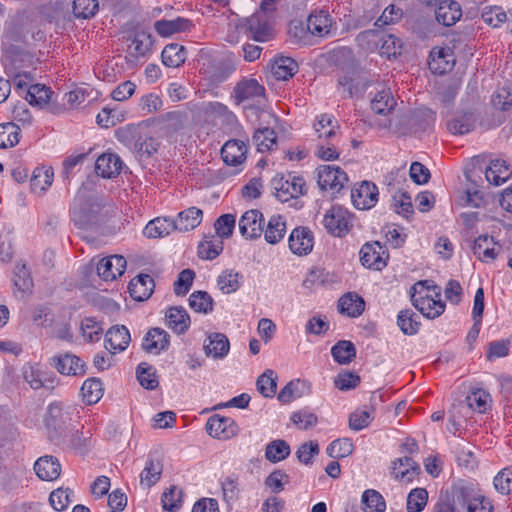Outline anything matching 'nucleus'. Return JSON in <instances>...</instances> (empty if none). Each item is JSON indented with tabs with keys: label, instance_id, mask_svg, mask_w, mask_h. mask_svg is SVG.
<instances>
[{
	"label": "nucleus",
	"instance_id": "50",
	"mask_svg": "<svg viewBox=\"0 0 512 512\" xmlns=\"http://www.w3.org/2000/svg\"><path fill=\"white\" fill-rule=\"evenodd\" d=\"M452 55L449 53V50L445 49H433L430 53L431 61L429 62V67L434 72H438L440 74L445 73L448 69L451 68L450 61L446 58L451 57Z\"/></svg>",
	"mask_w": 512,
	"mask_h": 512
},
{
	"label": "nucleus",
	"instance_id": "6",
	"mask_svg": "<svg viewBox=\"0 0 512 512\" xmlns=\"http://www.w3.org/2000/svg\"><path fill=\"white\" fill-rule=\"evenodd\" d=\"M318 185L320 189L340 191L348 181L347 174L338 166L321 165L317 169Z\"/></svg>",
	"mask_w": 512,
	"mask_h": 512
},
{
	"label": "nucleus",
	"instance_id": "4",
	"mask_svg": "<svg viewBox=\"0 0 512 512\" xmlns=\"http://www.w3.org/2000/svg\"><path fill=\"white\" fill-rule=\"evenodd\" d=\"M323 224L331 235L342 237L352 227V217L347 209L333 206L324 215Z\"/></svg>",
	"mask_w": 512,
	"mask_h": 512
},
{
	"label": "nucleus",
	"instance_id": "53",
	"mask_svg": "<svg viewBox=\"0 0 512 512\" xmlns=\"http://www.w3.org/2000/svg\"><path fill=\"white\" fill-rule=\"evenodd\" d=\"M136 373L137 379L142 387L153 390L158 386L155 370L147 363L139 364Z\"/></svg>",
	"mask_w": 512,
	"mask_h": 512
},
{
	"label": "nucleus",
	"instance_id": "24",
	"mask_svg": "<svg viewBox=\"0 0 512 512\" xmlns=\"http://www.w3.org/2000/svg\"><path fill=\"white\" fill-rule=\"evenodd\" d=\"M105 341L106 348L113 353L123 351L131 341L129 330L124 325L113 326L107 331Z\"/></svg>",
	"mask_w": 512,
	"mask_h": 512
},
{
	"label": "nucleus",
	"instance_id": "46",
	"mask_svg": "<svg viewBox=\"0 0 512 512\" xmlns=\"http://www.w3.org/2000/svg\"><path fill=\"white\" fill-rule=\"evenodd\" d=\"M53 170L51 168L38 167L34 170L30 179L31 188L36 191H44L51 186L53 181Z\"/></svg>",
	"mask_w": 512,
	"mask_h": 512
},
{
	"label": "nucleus",
	"instance_id": "16",
	"mask_svg": "<svg viewBox=\"0 0 512 512\" xmlns=\"http://www.w3.org/2000/svg\"><path fill=\"white\" fill-rule=\"evenodd\" d=\"M163 472L162 458L157 452L150 453L146 465L140 474L141 485L150 488L154 486L161 478Z\"/></svg>",
	"mask_w": 512,
	"mask_h": 512
},
{
	"label": "nucleus",
	"instance_id": "37",
	"mask_svg": "<svg viewBox=\"0 0 512 512\" xmlns=\"http://www.w3.org/2000/svg\"><path fill=\"white\" fill-rule=\"evenodd\" d=\"M298 70L297 62L290 57H279L272 64V73L278 80H287Z\"/></svg>",
	"mask_w": 512,
	"mask_h": 512
},
{
	"label": "nucleus",
	"instance_id": "61",
	"mask_svg": "<svg viewBox=\"0 0 512 512\" xmlns=\"http://www.w3.org/2000/svg\"><path fill=\"white\" fill-rule=\"evenodd\" d=\"M222 492H223V499L226 503H231L238 499L239 497V482L237 476H227L222 481Z\"/></svg>",
	"mask_w": 512,
	"mask_h": 512
},
{
	"label": "nucleus",
	"instance_id": "35",
	"mask_svg": "<svg viewBox=\"0 0 512 512\" xmlns=\"http://www.w3.org/2000/svg\"><path fill=\"white\" fill-rule=\"evenodd\" d=\"M265 240L270 244L279 243L286 234V222L282 216H272L263 230Z\"/></svg>",
	"mask_w": 512,
	"mask_h": 512
},
{
	"label": "nucleus",
	"instance_id": "27",
	"mask_svg": "<svg viewBox=\"0 0 512 512\" xmlns=\"http://www.w3.org/2000/svg\"><path fill=\"white\" fill-rule=\"evenodd\" d=\"M419 473V465L410 457L400 458L393 463L392 474L396 479L411 482Z\"/></svg>",
	"mask_w": 512,
	"mask_h": 512
},
{
	"label": "nucleus",
	"instance_id": "19",
	"mask_svg": "<svg viewBox=\"0 0 512 512\" xmlns=\"http://www.w3.org/2000/svg\"><path fill=\"white\" fill-rule=\"evenodd\" d=\"M436 20L443 26L454 25L462 16L461 7L454 0H443L438 3L435 11Z\"/></svg>",
	"mask_w": 512,
	"mask_h": 512
},
{
	"label": "nucleus",
	"instance_id": "22",
	"mask_svg": "<svg viewBox=\"0 0 512 512\" xmlns=\"http://www.w3.org/2000/svg\"><path fill=\"white\" fill-rule=\"evenodd\" d=\"M247 147L244 142L232 139L227 141L221 149L223 161L231 166H237L246 159Z\"/></svg>",
	"mask_w": 512,
	"mask_h": 512
},
{
	"label": "nucleus",
	"instance_id": "26",
	"mask_svg": "<svg viewBox=\"0 0 512 512\" xmlns=\"http://www.w3.org/2000/svg\"><path fill=\"white\" fill-rule=\"evenodd\" d=\"M234 425V421L230 418L220 415L211 416L206 423L207 433L219 439H228L233 435V430L230 429Z\"/></svg>",
	"mask_w": 512,
	"mask_h": 512
},
{
	"label": "nucleus",
	"instance_id": "18",
	"mask_svg": "<svg viewBox=\"0 0 512 512\" xmlns=\"http://www.w3.org/2000/svg\"><path fill=\"white\" fill-rule=\"evenodd\" d=\"M155 283L153 278L148 274H139L129 283L130 296L136 301H145L153 293Z\"/></svg>",
	"mask_w": 512,
	"mask_h": 512
},
{
	"label": "nucleus",
	"instance_id": "1",
	"mask_svg": "<svg viewBox=\"0 0 512 512\" xmlns=\"http://www.w3.org/2000/svg\"><path fill=\"white\" fill-rule=\"evenodd\" d=\"M314 129L319 140L316 155L325 161L337 159L339 157L336 149L339 129L337 122L334 123L331 116L322 114L317 118Z\"/></svg>",
	"mask_w": 512,
	"mask_h": 512
},
{
	"label": "nucleus",
	"instance_id": "54",
	"mask_svg": "<svg viewBox=\"0 0 512 512\" xmlns=\"http://www.w3.org/2000/svg\"><path fill=\"white\" fill-rule=\"evenodd\" d=\"M326 451L331 458H344L353 452V443L347 438L337 439L329 444Z\"/></svg>",
	"mask_w": 512,
	"mask_h": 512
},
{
	"label": "nucleus",
	"instance_id": "15",
	"mask_svg": "<svg viewBox=\"0 0 512 512\" xmlns=\"http://www.w3.org/2000/svg\"><path fill=\"white\" fill-rule=\"evenodd\" d=\"M411 301L413 306L429 319L439 317L445 310L444 302L440 299L436 300L429 295L417 296L415 293H412Z\"/></svg>",
	"mask_w": 512,
	"mask_h": 512
},
{
	"label": "nucleus",
	"instance_id": "48",
	"mask_svg": "<svg viewBox=\"0 0 512 512\" xmlns=\"http://www.w3.org/2000/svg\"><path fill=\"white\" fill-rule=\"evenodd\" d=\"M190 307L199 313H209L213 309V299L206 291H195L189 297Z\"/></svg>",
	"mask_w": 512,
	"mask_h": 512
},
{
	"label": "nucleus",
	"instance_id": "45",
	"mask_svg": "<svg viewBox=\"0 0 512 512\" xmlns=\"http://www.w3.org/2000/svg\"><path fill=\"white\" fill-rule=\"evenodd\" d=\"M417 315L409 309L399 312L397 324L405 335H414L418 332L420 322L416 320Z\"/></svg>",
	"mask_w": 512,
	"mask_h": 512
},
{
	"label": "nucleus",
	"instance_id": "41",
	"mask_svg": "<svg viewBox=\"0 0 512 512\" xmlns=\"http://www.w3.org/2000/svg\"><path fill=\"white\" fill-rule=\"evenodd\" d=\"M290 455L289 444L282 439L271 441L265 450V457L272 463H277L286 459Z\"/></svg>",
	"mask_w": 512,
	"mask_h": 512
},
{
	"label": "nucleus",
	"instance_id": "60",
	"mask_svg": "<svg viewBox=\"0 0 512 512\" xmlns=\"http://www.w3.org/2000/svg\"><path fill=\"white\" fill-rule=\"evenodd\" d=\"M223 250V242L218 240L216 242L212 240H205L198 246V255L207 260L215 259Z\"/></svg>",
	"mask_w": 512,
	"mask_h": 512
},
{
	"label": "nucleus",
	"instance_id": "56",
	"mask_svg": "<svg viewBox=\"0 0 512 512\" xmlns=\"http://www.w3.org/2000/svg\"><path fill=\"white\" fill-rule=\"evenodd\" d=\"M481 18L486 24L494 28L499 27L508 20L505 11L498 6L485 7L482 11Z\"/></svg>",
	"mask_w": 512,
	"mask_h": 512
},
{
	"label": "nucleus",
	"instance_id": "47",
	"mask_svg": "<svg viewBox=\"0 0 512 512\" xmlns=\"http://www.w3.org/2000/svg\"><path fill=\"white\" fill-rule=\"evenodd\" d=\"M240 278L241 275L238 272L225 270L219 275L217 285L223 293L230 294L240 288Z\"/></svg>",
	"mask_w": 512,
	"mask_h": 512
},
{
	"label": "nucleus",
	"instance_id": "8",
	"mask_svg": "<svg viewBox=\"0 0 512 512\" xmlns=\"http://www.w3.org/2000/svg\"><path fill=\"white\" fill-rule=\"evenodd\" d=\"M388 257L385 247L379 242L366 243L360 250V261L362 265L374 270L384 268Z\"/></svg>",
	"mask_w": 512,
	"mask_h": 512
},
{
	"label": "nucleus",
	"instance_id": "12",
	"mask_svg": "<svg viewBox=\"0 0 512 512\" xmlns=\"http://www.w3.org/2000/svg\"><path fill=\"white\" fill-rule=\"evenodd\" d=\"M51 360L57 371L63 375L83 376L86 373L85 363L76 355L66 353Z\"/></svg>",
	"mask_w": 512,
	"mask_h": 512
},
{
	"label": "nucleus",
	"instance_id": "7",
	"mask_svg": "<svg viewBox=\"0 0 512 512\" xmlns=\"http://www.w3.org/2000/svg\"><path fill=\"white\" fill-rule=\"evenodd\" d=\"M271 17L264 12H255L246 20V28L252 39L265 42L273 37Z\"/></svg>",
	"mask_w": 512,
	"mask_h": 512
},
{
	"label": "nucleus",
	"instance_id": "55",
	"mask_svg": "<svg viewBox=\"0 0 512 512\" xmlns=\"http://www.w3.org/2000/svg\"><path fill=\"white\" fill-rule=\"evenodd\" d=\"M272 370H266L257 380L258 391L264 396L272 398L276 393V377Z\"/></svg>",
	"mask_w": 512,
	"mask_h": 512
},
{
	"label": "nucleus",
	"instance_id": "62",
	"mask_svg": "<svg viewBox=\"0 0 512 512\" xmlns=\"http://www.w3.org/2000/svg\"><path fill=\"white\" fill-rule=\"evenodd\" d=\"M195 277V273L191 269H184L182 270L179 275L178 279L174 283V292L178 296H184L188 293L193 280Z\"/></svg>",
	"mask_w": 512,
	"mask_h": 512
},
{
	"label": "nucleus",
	"instance_id": "33",
	"mask_svg": "<svg viewBox=\"0 0 512 512\" xmlns=\"http://www.w3.org/2000/svg\"><path fill=\"white\" fill-rule=\"evenodd\" d=\"M161 58L165 66L177 68L186 60V49L178 43L168 44L164 47Z\"/></svg>",
	"mask_w": 512,
	"mask_h": 512
},
{
	"label": "nucleus",
	"instance_id": "13",
	"mask_svg": "<svg viewBox=\"0 0 512 512\" xmlns=\"http://www.w3.org/2000/svg\"><path fill=\"white\" fill-rule=\"evenodd\" d=\"M288 242L289 248L294 254L307 255L312 251L314 237L308 228L297 227L291 232Z\"/></svg>",
	"mask_w": 512,
	"mask_h": 512
},
{
	"label": "nucleus",
	"instance_id": "36",
	"mask_svg": "<svg viewBox=\"0 0 512 512\" xmlns=\"http://www.w3.org/2000/svg\"><path fill=\"white\" fill-rule=\"evenodd\" d=\"M331 354L338 364L347 365L356 357V348L351 341L340 340L332 347Z\"/></svg>",
	"mask_w": 512,
	"mask_h": 512
},
{
	"label": "nucleus",
	"instance_id": "43",
	"mask_svg": "<svg viewBox=\"0 0 512 512\" xmlns=\"http://www.w3.org/2000/svg\"><path fill=\"white\" fill-rule=\"evenodd\" d=\"M52 91L50 88L41 84L30 85L29 89L26 91L25 100L29 102L31 105H37L42 107L47 104Z\"/></svg>",
	"mask_w": 512,
	"mask_h": 512
},
{
	"label": "nucleus",
	"instance_id": "32",
	"mask_svg": "<svg viewBox=\"0 0 512 512\" xmlns=\"http://www.w3.org/2000/svg\"><path fill=\"white\" fill-rule=\"evenodd\" d=\"M511 174L509 165L506 164L504 160L491 161L485 171L487 181L495 186H499L506 182L510 178Z\"/></svg>",
	"mask_w": 512,
	"mask_h": 512
},
{
	"label": "nucleus",
	"instance_id": "63",
	"mask_svg": "<svg viewBox=\"0 0 512 512\" xmlns=\"http://www.w3.org/2000/svg\"><path fill=\"white\" fill-rule=\"evenodd\" d=\"M235 221V216L232 214L221 215L214 224L215 230L219 237H230L235 227Z\"/></svg>",
	"mask_w": 512,
	"mask_h": 512
},
{
	"label": "nucleus",
	"instance_id": "10",
	"mask_svg": "<svg viewBox=\"0 0 512 512\" xmlns=\"http://www.w3.org/2000/svg\"><path fill=\"white\" fill-rule=\"evenodd\" d=\"M264 217L259 210L245 212L239 221V230L247 239H255L263 233Z\"/></svg>",
	"mask_w": 512,
	"mask_h": 512
},
{
	"label": "nucleus",
	"instance_id": "23",
	"mask_svg": "<svg viewBox=\"0 0 512 512\" xmlns=\"http://www.w3.org/2000/svg\"><path fill=\"white\" fill-rule=\"evenodd\" d=\"M34 470L41 480L52 481L60 476L61 465L57 458L47 455L35 462Z\"/></svg>",
	"mask_w": 512,
	"mask_h": 512
},
{
	"label": "nucleus",
	"instance_id": "5",
	"mask_svg": "<svg viewBox=\"0 0 512 512\" xmlns=\"http://www.w3.org/2000/svg\"><path fill=\"white\" fill-rule=\"evenodd\" d=\"M308 30L313 37L325 38L336 32V23L327 9H316L307 18Z\"/></svg>",
	"mask_w": 512,
	"mask_h": 512
},
{
	"label": "nucleus",
	"instance_id": "39",
	"mask_svg": "<svg viewBox=\"0 0 512 512\" xmlns=\"http://www.w3.org/2000/svg\"><path fill=\"white\" fill-rule=\"evenodd\" d=\"M396 105V101L389 90L379 91L371 100V109L379 115H387Z\"/></svg>",
	"mask_w": 512,
	"mask_h": 512
},
{
	"label": "nucleus",
	"instance_id": "31",
	"mask_svg": "<svg viewBox=\"0 0 512 512\" xmlns=\"http://www.w3.org/2000/svg\"><path fill=\"white\" fill-rule=\"evenodd\" d=\"M167 324L177 334H183L190 326V317L182 307H171L167 313Z\"/></svg>",
	"mask_w": 512,
	"mask_h": 512
},
{
	"label": "nucleus",
	"instance_id": "20",
	"mask_svg": "<svg viewBox=\"0 0 512 512\" xmlns=\"http://www.w3.org/2000/svg\"><path fill=\"white\" fill-rule=\"evenodd\" d=\"M237 103L263 96L265 88L256 79H243L239 81L233 90Z\"/></svg>",
	"mask_w": 512,
	"mask_h": 512
},
{
	"label": "nucleus",
	"instance_id": "17",
	"mask_svg": "<svg viewBox=\"0 0 512 512\" xmlns=\"http://www.w3.org/2000/svg\"><path fill=\"white\" fill-rule=\"evenodd\" d=\"M123 162L117 154L104 153L95 163V170L103 178H114L120 174Z\"/></svg>",
	"mask_w": 512,
	"mask_h": 512
},
{
	"label": "nucleus",
	"instance_id": "52",
	"mask_svg": "<svg viewBox=\"0 0 512 512\" xmlns=\"http://www.w3.org/2000/svg\"><path fill=\"white\" fill-rule=\"evenodd\" d=\"M493 242V237H489L488 235H480L477 239H475L473 244V253L480 260H494L497 256L494 248L488 247V241Z\"/></svg>",
	"mask_w": 512,
	"mask_h": 512
},
{
	"label": "nucleus",
	"instance_id": "21",
	"mask_svg": "<svg viewBox=\"0 0 512 512\" xmlns=\"http://www.w3.org/2000/svg\"><path fill=\"white\" fill-rule=\"evenodd\" d=\"M193 23L191 20L183 17H177L173 20H158L154 23L155 31L162 37H169L176 33L191 30Z\"/></svg>",
	"mask_w": 512,
	"mask_h": 512
},
{
	"label": "nucleus",
	"instance_id": "28",
	"mask_svg": "<svg viewBox=\"0 0 512 512\" xmlns=\"http://www.w3.org/2000/svg\"><path fill=\"white\" fill-rule=\"evenodd\" d=\"M365 308V302L362 297L356 293H347L343 295L338 302L339 312L349 317H358Z\"/></svg>",
	"mask_w": 512,
	"mask_h": 512
},
{
	"label": "nucleus",
	"instance_id": "58",
	"mask_svg": "<svg viewBox=\"0 0 512 512\" xmlns=\"http://www.w3.org/2000/svg\"><path fill=\"white\" fill-rule=\"evenodd\" d=\"M158 146L153 137H139L134 144V150L140 158H149L157 152Z\"/></svg>",
	"mask_w": 512,
	"mask_h": 512
},
{
	"label": "nucleus",
	"instance_id": "42",
	"mask_svg": "<svg viewBox=\"0 0 512 512\" xmlns=\"http://www.w3.org/2000/svg\"><path fill=\"white\" fill-rule=\"evenodd\" d=\"M83 400L91 405L97 403L103 396L102 383L97 378H89L84 381L81 387Z\"/></svg>",
	"mask_w": 512,
	"mask_h": 512
},
{
	"label": "nucleus",
	"instance_id": "25",
	"mask_svg": "<svg viewBox=\"0 0 512 512\" xmlns=\"http://www.w3.org/2000/svg\"><path fill=\"white\" fill-rule=\"evenodd\" d=\"M169 334L161 328L150 329L142 343V348L148 352L159 353L161 350H165L169 346Z\"/></svg>",
	"mask_w": 512,
	"mask_h": 512
},
{
	"label": "nucleus",
	"instance_id": "9",
	"mask_svg": "<svg viewBox=\"0 0 512 512\" xmlns=\"http://www.w3.org/2000/svg\"><path fill=\"white\" fill-rule=\"evenodd\" d=\"M378 188L369 181H363L351 191V199L357 209L365 210L375 206L378 201Z\"/></svg>",
	"mask_w": 512,
	"mask_h": 512
},
{
	"label": "nucleus",
	"instance_id": "34",
	"mask_svg": "<svg viewBox=\"0 0 512 512\" xmlns=\"http://www.w3.org/2000/svg\"><path fill=\"white\" fill-rule=\"evenodd\" d=\"M174 230L176 229L173 219L155 218L145 226L143 234L147 238H158L169 235Z\"/></svg>",
	"mask_w": 512,
	"mask_h": 512
},
{
	"label": "nucleus",
	"instance_id": "11",
	"mask_svg": "<svg viewBox=\"0 0 512 512\" xmlns=\"http://www.w3.org/2000/svg\"><path fill=\"white\" fill-rule=\"evenodd\" d=\"M126 264L121 255L102 258L97 264V274L105 281L114 280L124 273Z\"/></svg>",
	"mask_w": 512,
	"mask_h": 512
},
{
	"label": "nucleus",
	"instance_id": "2",
	"mask_svg": "<svg viewBox=\"0 0 512 512\" xmlns=\"http://www.w3.org/2000/svg\"><path fill=\"white\" fill-rule=\"evenodd\" d=\"M49 439L57 445L66 442V432L71 422L70 413L60 403H52L48 407L45 419Z\"/></svg>",
	"mask_w": 512,
	"mask_h": 512
},
{
	"label": "nucleus",
	"instance_id": "29",
	"mask_svg": "<svg viewBox=\"0 0 512 512\" xmlns=\"http://www.w3.org/2000/svg\"><path fill=\"white\" fill-rule=\"evenodd\" d=\"M202 210L196 207H190L178 214L174 220L175 229L180 232H187L196 228L202 220Z\"/></svg>",
	"mask_w": 512,
	"mask_h": 512
},
{
	"label": "nucleus",
	"instance_id": "30",
	"mask_svg": "<svg viewBox=\"0 0 512 512\" xmlns=\"http://www.w3.org/2000/svg\"><path fill=\"white\" fill-rule=\"evenodd\" d=\"M208 344H204V350L207 356L214 358H223L230 349V343L226 335L222 333H212L208 336Z\"/></svg>",
	"mask_w": 512,
	"mask_h": 512
},
{
	"label": "nucleus",
	"instance_id": "40",
	"mask_svg": "<svg viewBox=\"0 0 512 512\" xmlns=\"http://www.w3.org/2000/svg\"><path fill=\"white\" fill-rule=\"evenodd\" d=\"M364 512H385L386 501L383 496L374 489L364 491L361 499Z\"/></svg>",
	"mask_w": 512,
	"mask_h": 512
},
{
	"label": "nucleus",
	"instance_id": "44",
	"mask_svg": "<svg viewBox=\"0 0 512 512\" xmlns=\"http://www.w3.org/2000/svg\"><path fill=\"white\" fill-rule=\"evenodd\" d=\"M276 140V133L268 127L258 129L253 135V142L262 153L271 150L276 145Z\"/></svg>",
	"mask_w": 512,
	"mask_h": 512
},
{
	"label": "nucleus",
	"instance_id": "57",
	"mask_svg": "<svg viewBox=\"0 0 512 512\" xmlns=\"http://www.w3.org/2000/svg\"><path fill=\"white\" fill-rule=\"evenodd\" d=\"M474 127V120L472 115L465 114L460 117H456L448 122V130L455 135H463L470 132Z\"/></svg>",
	"mask_w": 512,
	"mask_h": 512
},
{
	"label": "nucleus",
	"instance_id": "3",
	"mask_svg": "<svg viewBox=\"0 0 512 512\" xmlns=\"http://www.w3.org/2000/svg\"><path fill=\"white\" fill-rule=\"evenodd\" d=\"M271 185L275 191V196L281 202H288L290 199H297L306 195L307 186L303 177L292 173L277 174L272 180Z\"/></svg>",
	"mask_w": 512,
	"mask_h": 512
},
{
	"label": "nucleus",
	"instance_id": "64",
	"mask_svg": "<svg viewBox=\"0 0 512 512\" xmlns=\"http://www.w3.org/2000/svg\"><path fill=\"white\" fill-rule=\"evenodd\" d=\"M495 489L503 495L512 492V470L503 469L494 478Z\"/></svg>",
	"mask_w": 512,
	"mask_h": 512
},
{
	"label": "nucleus",
	"instance_id": "49",
	"mask_svg": "<svg viewBox=\"0 0 512 512\" xmlns=\"http://www.w3.org/2000/svg\"><path fill=\"white\" fill-rule=\"evenodd\" d=\"M428 501V492L424 488H415L407 497L406 509L408 512H421Z\"/></svg>",
	"mask_w": 512,
	"mask_h": 512
},
{
	"label": "nucleus",
	"instance_id": "51",
	"mask_svg": "<svg viewBox=\"0 0 512 512\" xmlns=\"http://www.w3.org/2000/svg\"><path fill=\"white\" fill-rule=\"evenodd\" d=\"M19 143V127L14 123L0 125V148L13 147Z\"/></svg>",
	"mask_w": 512,
	"mask_h": 512
},
{
	"label": "nucleus",
	"instance_id": "38",
	"mask_svg": "<svg viewBox=\"0 0 512 512\" xmlns=\"http://www.w3.org/2000/svg\"><path fill=\"white\" fill-rule=\"evenodd\" d=\"M288 34L293 43L306 46L312 44L314 38L310 30H308V24H304L298 20H292L289 24Z\"/></svg>",
	"mask_w": 512,
	"mask_h": 512
},
{
	"label": "nucleus",
	"instance_id": "14",
	"mask_svg": "<svg viewBox=\"0 0 512 512\" xmlns=\"http://www.w3.org/2000/svg\"><path fill=\"white\" fill-rule=\"evenodd\" d=\"M153 37L150 33L141 30L131 37V44L128 46V56L137 60L151 54L153 48Z\"/></svg>",
	"mask_w": 512,
	"mask_h": 512
},
{
	"label": "nucleus",
	"instance_id": "59",
	"mask_svg": "<svg viewBox=\"0 0 512 512\" xmlns=\"http://www.w3.org/2000/svg\"><path fill=\"white\" fill-rule=\"evenodd\" d=\"M97 10V0H74L73 2V14L77 18H90L95 15Z\"/></svg>",
	"mask_w": 512,
	"mask_h": 512
}]
</instances>
